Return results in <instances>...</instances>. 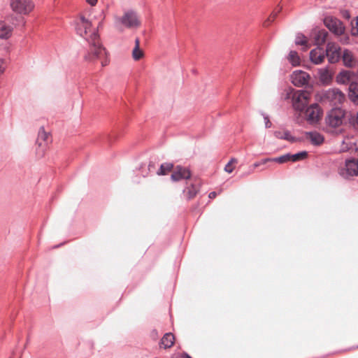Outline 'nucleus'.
Listing matches in <instances>:
<instances>
[{
    "mask_svg": "<svg viewBox=\"0 0 358 358\" xmlns=\"http://www.w3.org/2000/svg\"><path fill=\"white\" fill-rule=\"evenodd\" d=\"M349 124L355 129L358 130V111L350 113L348 117Z\"/></svg>",
    "mask_w": 358,
    "mask_h": 358,
    "instance_id": "nucleus-29",
    "label": "nucleus"
},
{
    "mask_svg": "<svg viewBox=\"0 0 358 358\" xmlns=\"http://www.w3.org/2000/svg\"><path fill=\"white\" fill-rule=\"evenodd\" d=\"M143 55V51L140 49V42L138 38L135 40V47L132 51V57L134 60L140 59Z\"/></svg>",
    "mask_w": 358,
    "mask_h": 358,
    "instance_id": "nucleus-25",
    "label": "nucleus"
},
{
    "mask_svg": "<svg viewBox=\"0 0 358 358\" xmlns=\"http://www.w3.org/2000/svg\"><path fill=\"white\" fill-rule=\"evenodd\" d=\"M173 168L172 163L166 162L160 165L159 169L157 171V174L159 176L166 175Z\"/></svg>",
    "mask_w": 358,
    "mask_h": 358,
    "instance_id": "nucleus-26",
    "label": "nucleus"
},
{
    "mask_svg": "<svg viewBox=\"0 0 358 358\" xmlns=\"http://www.w3.org/2000/svg\"><path fill=\"white\" fill-rule=\"evenodd\" d=\"M182 358H192L189 355H188L187 354H185L183 356H182Z\"/></svg>",
    "mask_w": 358,
    "mask_h": 358,
    "instance_id": "nucleus-42",
    "label": "nucleus"
},
{
    "mask_svg": "<svg viewBox=\"0 0 358 358\" xmlns=\"http://www.w3.org/2000/svg\"><path fill=\"white\" fill-rule=\"evenodd\" d=\"M320 101L324 104L339 107L345 101V95L337 88L322 90L319 94Z\"/></svg>",
    "mask_w": 358,
    "mask_h": 358,
    "instance_id": "nucleus-2",
    "label": "nucleus"
},
{
    "mask_svg": "<svg viewBox=\"0 0 358 358\" xmlns=\"http://www.w3.org/2000/svg\"><path fill=\"white\" fill-rule=\"evenodd\" d=\"M341 58L343 59V64L347 67L352 68L357 64L356 59L354 57L352 52L348 49H345L343 51Z\"/></svg>",
    "mask_w": 358,
    "mask_h": 358,
    "instance_id": "nucleus-17",
    "label": "nucleus"
},
{
    "mask_svg": "<svg viewBox=\"0 0 358 358\" xmlns=\"http://www.w3.org/2000/svg\"><path fill=\"white\" fill-rule=\"evenodd\" d=\"M273 135L278 139L287 140L290 142H294L295 141V138L290 134L289 131H285L284 133H282L280 131H275L273 132Z\"/></svg>",
    "mask_w": 358,
    "mask_h": 358,
    "instance_id": "nucleus-23",
    "label": "nucleus"
},
{
    "mask_svg": "<svg viewBox=\"0 0 358 358\" xmlns=\"http://www.w3.org/2000/svg\"><path fill=\"white\" fill-rule=\"evenodd\" d=\"M324 24L330 31L336 35H342L345 31V27L343 22L332 16L325 17Z\"/></svg>",
    "mask_w": 358,
    "mask_h": 358,
    "instance_id": "nucleus-9",
    "label": "nucleus"
},
{
    "mask_svg": "<svg viewBox=\"0 0 358 358\" xmlns=\"http://www.w3.org/2000/svg\"><path fill=\"white\" fill-rule=\"evenodd\" d=\"M185 191H187L188 199H191L196 196L198 192V187L194 185H192L190 187H187Z\"/></svg>",
    "mask_w": 358,
    "mask_h": 358,
    "instance_id": "nucleus-32",
    "label": "nucleus"
},
{
    "mask_svg": "<svg viewBox=\"0 0 358 358\" xmlns=\"http://www.w3.org/2000/svg\"><path fill=\"white\" fill-rule=\"evenodd\" d=\"M216 196H217V193L215 192H211L208 194V197L211 199L215 198Z\"/></svg>",
    "mask_w": 358,
    "mask_h": 358,
    "instance_id": "nucleus-39",
    "label": "nucleus"
},
{
    "mask_svg": "<svg viewBox=\"0 0 358 358\" xmlns=\"http://www.w3.org/2000/svg\"><path fill=\"white\" fill-rule=\"evenodd\" d=\"M190 177L191 173L188 169L177 166L171 174V178L173 181L177 182L181 180H187Z\"/></svg>",
    "mask_w": 358,
    "mask_h": 358,
    "instance_id": "nucleus-12",
    "label": "nucleus"
},
{
    "mask_svg": "<svg viewBox=\"0 0 358 358\" xmlns=\"http://www.w3.org/2000/svg\"><path fill=\"white\" fill-rule=\"evenodd\" d=\"M13 27L8 25L6 22L0 21V38L3 39L8 38L11 36Z\"/></svg>",
    "mask_w": 358,
    "mask_h": 358,
    "instance_id": "nucleus-19",
    "label": "nucleus"
},
{
    "mask_svg": "<svg viewBox=\"0 0 358 358\" xmlns=\"http://www.w3.org/2000/svg\"><path fill=\"white\" fill-rule=\"evenodd\" d=\"M5 68V60L3 59H0V74H2L4 72Z\"/></svg>",
    "mask_w": 358,
    "mask_h": 358,
    "instance_id": "nucleus-36",
    "label": "nucleus"
},
{
    "mask_svg": "<svg viewBox=\"0 0 358 358\" xmlns=\"http://www.w3.org/2000/svg\"><path fill=\"white\" fill-rule=\"evenodd\" d=\"M262 115L263 118L264 120L265 127L266 128L271 127L272 123L271 122V121L269 120L268 115L267 114L264 113H262Z\"/></svg>",
    "mask_w": 358,
    "mask_h": 358,
    "instance_id": "nucleus-34",
    "label": "nucleus"
},
{
    "mask_svg": "<svg viewBox=\"0 0 358 358\" xmlns=\"http://www.w3.org/2000/svg\"><path fill=\"white\" fill-rule=\"evenodd\" d=\"M288 60L293 66H298L300 64V58L298 53L294 50L289 52Z\"/></svg>",
    "mask_w": 358,
    "mask_h": 358,
    "instance_id": "nucleus-28",
    "label": "nucleus"
},
{
    "mask_svg": "<svg viewBox=\"0 0 358 358\" xmlns=\"http://www.w3.org/2000/svg\"><path fill=\"white\" fill-rule=\"evenodd\" d=\"M305 136L306 139H308L311 144L315 146H320L324 141L323 135L316 131H306L305 133Z\"/></svg>",
    "mask_w": 358,
    "mask_h": 358,
    "instance_id": "nucleus-15",
    "label": "nucleus"
},
{
    "mask_svg": "<svg viewBox=\"0 0 358 358\" xmlns=\"http://www.w3.org/2000/svg\"><path fill=\"white\" fill-rule=\"evenodd\" d=\"M348 98L355 106H358V83L352 82L348 87Z\"/></svg>",
    "mask_w": 358,
    "mask_h": 358,
    "instance_id": "nucleus-18",
    "label": "nucleus"
},
{
    "mask_svg": "<svg viewBox=\"0 0 358 358\" xmlns=\"http://www.w3.org/2000/svg\"><path fill=\"white\" fill-rule=\"evenodd\" d=\"M325 57V50L322 47H317L310 52V59L315 64H321Z\"/></svg>",
    "mask_w": 358,
    "mask_h": 358,
    "instance_id": "nucleus-14",
    "label": "nucleus"
},
{
    "mask_svg": "<svg viewBox=\"0 0 358 358\" xmlns=\"http://www.w3.org/2000/svg\"><path fill=\"white\" fill-rule=\"evenodd\" d=\"M321 110L317 103H313L306 110V116L310 123H316L319 121Z\"/></svg>",
    "mask_w": 358,
    "mask_h": 358,
    "instance_id": "nucleus-11",
    "label": "nucleus"
},
{
    "mask_svg": "<svg viewBox=\"0 0 358 358\" xmlns=\"http://www.w3.org/2000/svg\"><path fill=\"white\" fill-rule=\"evenodd\" d=\"M116 22L128 29L137 28L141 24L136 13L132 10L124 12L122 17L116 19Z\"/></svg>",
    "mask_w": 358,
    "mask_h": 358,
    "instance_id": "nucleus-5",
    "label": "nucleus"
},
{
    "mask_svg": "<svg viewBox=\"0 0 358 358\" xmlns=\"http://www.w3.org/2000/svg\"><path fill=\"white\" fill-rule=\"evenodd\" d=\"M355 31L356 32L354 33V35L358 36V17H357V22H356Z\"/></svg>",
    "mask_w": 358,
    "mask_h": 358,
    "instance_id": "nucleus-40",
    "label": "nucleus"
},
{
    "mask_svg": "<svg viewBox=\"0 0 358 358\" xmlns=\"http://www.w3.org/2000/svg\"><path fill=\"white\" fill-rule=\"evenodd\" d=\"M8 358H12V357H8Z\"/></svg>",
    "mask_w": 358,
    "mask_h": 358,
    "instance_id": "nucleus-44",
    "label": "nucleus"
},
{
    "mask_svg": "<svg viewBox=\"0 0 358 358\" xmlns=\"http://www.w3.org/2000/svg\"><path fill=\"white\" fill-rule=\"evenodd\" d=\"M310 76L303 71H295L291 76L292 83L296 87H303L308 84Z\"/></svg>",
    "mask_w": 358,
    "mask_h": 358,
    "instance_id": "nucleus-10",
    "label": "nucleus"
},
{
    "mask_svg": "<svg viewBox=\"0 0 358 358\" xmlns=\"http://www.w3.org/2000/svg\"><path fill=\"white\" fill-rule=\"evenodd\" d=\"M339 174L344 178L358 176V159L355 158L345 159L344 165L339 169Z\"/></svg>",
    "mask_w": 358,
    "mask_h": 358,
    "instance_id": "nucleus-6",
    "label": "nucleus"
},
{
    "mask_svg": "<svg viewBox=\"0 0 358 358\" xmlns=\"http://www.w3.org/2000/svg\"><path fill=\"white\" fill-rule=\"evenodd\" d=\"M351 78V73L348 71H343L337 76L336 80L338 83L346 84Z\"/></svg>",
    "mask_w": 358,
    "mask_h": 358,
    "instance_id": "nucleus-24",
    "label": "nucleus"
},
{
    "mask_svg": "<svg viewBox=\"0 0 358 358\" xmlns=\"http://www.w3.org/2000/svg\"><path fill=\"white\" fill-rule=\"evenodd\" d=\"M289 161H291L289 153L285 154L278 157L271 158V162H277L279 164H283Z\"/></svg>",
    "mask_w": 358,
    "mask_h": 358,
    "instance_id": "nucleus-30",
    "label": "nucleus"
},
{
    "mask_svg": "<svg viewBox=\"0 0 358 358\" xmlns=\"http://www.w3.org/2000/svg\"><path fill=\"white\" fill-rule=\"evenodd\" d=\"M309 93L304 90H294L292 92L291 99L293 108L301 112L308 105Z\"/></svg>",
    "mask_w": 358,
    "mask_h": 358,
    "instance_id": "nucleus-4",
    "label": "nucleus"
},
{
    "mask_svg": "<svg viewBox=\"0 0 358 358\" xmlns=\"http://www.w3.org/2000/svg\"><path fill=\"white\" fill-rule=\"evenodd\" d=\"M320 80L322 83H329L332 79V76L328 67H324L318 69Z\"/></svg>",
    "mask_w": 358,
    "mask_h": 358,
    "instance_id": "nucleus-21",
    "label": "nucleus"
},
{
    "mask_svg": "<svg viewBox=\"0 0 358 358\" xmlns=\"http://www.w3.org/2000/svg\"><path fill=\"white\" fill-rule=\"evenodd\" d=\"M87 2L92 6H94L96 4L98 0H86Z\"/></svg>",
    "mask_w": 358,
    "mask_h": 358,
    "instance_id": "nucleus-38",
    "label": "nucleus"
},
{
    "mask_svg": "<svg viewBox=\"0 0 358 358\" xmlns=\"http://www.w3.org/2000/svg\"><path fill=\"white\" fill-rule=\"evenodd\" d=\"M49 142H50V134L46 132L43 127H41L38 131L36 143L38 147L41 148L43 150L47 147Z\"/></svg>",
    "mask_w": 358,
    "mask_h": 358,
    "instance_id": "nucleus-16",
    "label": "nucleus"
},
{
    "mask_svg": "<svg viewBox=\"0 0 358 358\" xmlns=\"http://www.w3.org/2000/svg\"><path fill=\"white\" fill-rule=\"evenodd\" d=\"M295 43L297 45H302L304 50H306L309 48V44L306 36L301 33L296 34Z\"/></svg>",
    "mask_w": 358,
    "mask_h": 358,
    "instance_id": "nucleus-22",
    "label": "nucleus"
},
{
    "mask_svg": "<svg viewBox=\"0 0 358 358\" xmlns=\"http://www.w3.org/2000/svg\"><path fill=\"white\" fill-rule=\"evenodd\" d=\"M142 175H143V177H145L148 175V173H144L143 172H142Z\"/></svg>",
    "mask_w": 358,
    "mask_h": 358,
    "instance_id": "nucleus-43",
    "label": "nucleus"
},
{
    "mask_svg": "<svg viewBox=\"0 0 358 358\" xmlns=\"http://www.w3.org/2000/svg\"><path fill=\"white\" fill-rule=\"evenodd\" d=\"M234 162H236V159L232 158L225 166L224 171L227 173H231L234 170L233 167L231 166V163Z\"/></svg>",
    "mask_w": 358,
    "mask_h": 358,
    "instance_id": "nucleus-33",
    "label": "nucleus"
},
{
    "mask_svg": "<svg viewBox=\"0 0 358 358\" xmlns=\"http://www.w3.org/2000/svg\"><path fill=\"white\" fill-rule=\"evenodd\" d=\"M175 337L171 333H166L162 337L160 344L166 349L171 348L174 343Z\"/></svg>",
    "mask_w": 358,
    "mask_h": 358,
    "instance_id": "nucleus-20",
    "label": "nucleus"
},
{
    "mask_svg": "<svg viewBox=\"0 0 358 358\" xmlns=\"http://www.w3.org/2000/svg\"><path fill=\"white\" fill-rule=\"evenodd\" d=\"M277 16V13H272L268 19L264 22V26L267 27L269 24L274 20Z\"/></svg>",
    "mask_w": 358,
    "mask_h": 358,
    "instance_id": "nucleus-35",
    "label": "nucleus"
},
{
    "mask_svg": "<svg viewBox=\"0 0 358 358\" xmlns=\"http://www.w3.org/2000/svg\"><path fill=\"white\" fill-rule=\"evenodd\" d=\"M10 6L14 12L27 15L34 9V4L31 0H10Z\"/></svg>",
    "mask_w": 358,
    "mask_h": 358,
    "instance_id": "nucleus-8",
    "label": "nucleus"
},
{
    "mask_svg": "<svg viewBox=\"0 0 358 358\" xmlns=\"http://www.w3.org/2000/svg\"><path fill=\"white\" fill-rule=\"evenodd\" d=\"M148 169L150 172H153L156 169L155 163L150 162L148 166Z\"/></svg>",
    "mask_w": 358,
    "mask_h": 358,
    "instance_id": "nucleus-37",
    "label": "nucleus"
},
{
    "mask_svg": "<svg viewBox=\"0 0 358 358\" xmlns=\"http://www.w3.org/2000/svg\"><path fill=\"white\" fill-rule=\"evenodd\" d=\"M341 48L334 42H328L326 45L325 55L330 64H336L341 59Z\"/></svg>",
    "mask_w": 358,
    "mask_h": 358,
    "instance_id": "nucleus-7",
    "label": "nucleus"
},
{
    "mask_svg": "<svg viewBox=\"0 0 358 358\" xmlns=\"http://www.w3.org/2000/svg\"><path fill=\"white\" fill-rule=\"evenodd\" d=\"M271 162V158H265V159H262L261 161H259V162H255V163L252 164V166L250 168L249 171H248V173H242V174L241 175V178H243V177H245V176H248V175H249V174H250V173H253L254 169H255V168H257V167H259V166L263 165V164H266L267 162Z\"/></svg>",
    "mask_w": 358,
    "mask_h": 358,
    "instance_id": "nucleus-27",
    "label": "nucleus"
},
{
    "mask_svg": "<svg viewBox=\"0 0 358 358\" xmlns=\"http://www.w3.org/2000/svg\"><path fill=\"white\" fill-rule=\"evenodd\" d=\"M345 114V110L341 108H333L328 112L325 117L327 126L332 129L339 127L343 124Z\"/></svg>",
    "mask_w": 358,
    "mask_h": 358,
    "instance_id": "nucleus-3",
    "label": "nucleus"
},
{
    "mask_svg": "<svg viewBox=\"0 0 358 358\" xmlns=\"http://www.w3.org/2000/svg\"><path fill=\"white\" fill-rule=\"evenodd\" d=\"M100 26H101V22H99L97 27H92V22L81 16L76 22V30L77 34L83 37L89 45L87 53L85 55V60L93 62L96 59H101V66H105L107 65L108 61L106 59H103L106 55V51L100 41L98 33Z\"/></svg>",
    "mask_w": 358,
    "mask_h": 358,
    "instance_id": "nucleus-1",
    "label": "nucleus"
},
{
    "mask_svg": "<svg viewBox=\"0 0 358 358\" xmlns=\"http://www.w3.org/2000/svg\"><path fill=\"white\" fill-rule=\"evenodd\" d=\"M308 156V152L306 151L299 152L298 153L292 155L290 154L291 161L292 162H297L301 159H305Z\"/></svg>",
    "mask_w": 358,
    "mask_h": 358,
    "instance_id": "nucleus-31",
    "label": "nucleus"
},
{
    "mask_svg": "<svg viewBox=\"0 0 358 358\" xmlns=\"http://www.w3.org/2000/svg\"><path fill=\"white\" fill-rule=\"evenodd\" d=\"M20 22L22 23V25L24 27L25 24V21L23 17H20L19 19Z\"/></svg>",
    "mask_w": 358,
    "mask_h": 358,
    "instance_id": "nucleus-41",
    "label": "nucleus"
},
{
    "mask_svg": "<svg viewBox=\"0 0 358 358\" xmlns=\"http://www.w3.org/2000/svg\"><path fill=\"white\" fill-rule=\"evenodd\" d=\"M328 32L325 29H315L312 31L310 36L313 38L314 44L317 47H321L327 41Z\"/></svg>",
    "mask_w": 358,
    "mask_h": 358,
    "instance_id": "nucleus-13",
    "label": "nucleus"
}]
</instances>
